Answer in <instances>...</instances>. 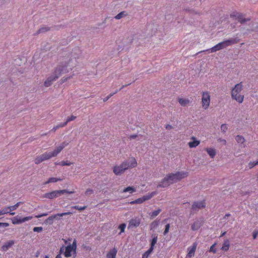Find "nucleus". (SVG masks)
<instances>
[{
	"mask_svg": "<svg viewBox=\"0 0 258 258\" xmlns=\"http://www.w3.org/2000/svg\"><path fill=\"white\" fill-rule=\"evenodd\" d=\"M77 64L76 57H74L72 53L71 57L68 56L63 58L60 64L55 68L52 74L44 82V85L46 87L51 86L53 81L56 80L61 75L72 70L77 66Z\"/></svg>",
	"mask_w": 258,
	"mask_h": 258,
	"instance_id": "nucleus-1",
	"label": "nucleus"
},
{
	"mask_svg": "<svg viewBox=\"0 0 258 258\" xmlns=\"http://www.w3.org/2000/svg\"><path fill=\"white\" fill-rule=\"evenodd\" d=\"M188 172L185 171H178L175 173H171L165 177L157 185V187H165L170 184L175 183L181 179L187 177Z\"/></svg>",
	"mask_w": 258,
	"mask_h": 258,
	"instance_id": "nucleus-2",
	"label": "nucleus"
},
{
	"mask_svg": "<svg viewBox=\"0 0 258 258\" xmlns=\"http://www.w3.org/2000/svg\"><path fill=\"white\" fill-rule=\"evenodd\" d=\"M138 165L136 159L134 157L129 159V161H123L120 165L114 166L113 172L116 175L122 174L128 168L136 167Z\"/></svg>",
	"mask_w": 258,
	"mask_h": 258,
	"instance_id": "nucleus-3",
	"label": "nucleus"
},
{
	"mask_svg": "<svg viewBox=\"0 0 258 258\" xmlns=\"http://www.w3.org/2000/svg\"><path fill=\"white\" fill-rule=\"evenodd\" d=\"M77 240L74 239L72 244H70L67 246H62L60 248V253L63 252V254L66 257H71L73 254H76L77 250Z\"/></svg>",
	"mask_w": 258,
	"mask_h": 258,
	"instance_id": "nucleus-4",
	"label": "nucleus"
},
{
	"mask_svg": "<svg viewBox=\"0 0 258 258\" xmlns=\"http://www.w3.org/2000/svg\"><path fill=\"white\" fill-rule=\"evenodd\" d=\"M243 85L242 83L236 84L231 90L232 99L235 100L239 103H241L244 99V95L241 94Z\"/></svg>",
	"mask_w": 258,
	"mask_h": 258,
	"instance_id": "nucleus-5",
	"label": "nucleus"
},
{
	"mask_svg": "<svg viewBox=\"0 0 258 258\" xmlns=\"http://www.w3.org/2000/svg\"><path fill=\"white\" fill-rule=\"evenodd\" d=\"M238 42L236 38H231L221 42L210 49L211 52H215L217 51L222 49L227 46H230L232 44H236Z\"/></svg>",
	"mask_w": 258,
	"mask_h": 258,
	"instance_id": "nucleus-6",
	"label": "nucleus"
},
{
	"mask_svg": "<svg viewBox=\"0 0 258 258\" xmlns=\"http://www.w3.org/2000/svg\"><path fill=\"white\" fill-rule=\"evenodd\" d=\"M211 102L210 93L209 91H203L202 93L201 104L203 109H207Z\"/></svg>",
	"mask_w": 258,
	"mask_h": 258,
	"instance_id": "nucleus-7",
	"label": "nucleus"
},
{
	"mask_svg": "<svg viewBox=\"0 0 258 258\" xmlns=\"http://www.w3.org/2000/svg\"><path fill=\"white\" fill-rule=\"evenodd\" d=\"M72 194L74 193V191H68L67 189L53 190L51 192L45 194L44 197L49 199H52L60 196L64 194Z\"/></svg>",
	"mask_w": 258,
	"mask_h": 258,
	"instance_id": "nucleus-8",
	"label": "nucleus"
},
{
	"mask_svg": "<svg viewBox=\"0 0 258 258\" xmlns=\"http://www.w3.org/2000/svg\"><path fill=\"white\" fill-rule=\"evenodd\" d=\"M156 194L157 192L156 191L152 192L148 195L144 196L141 198H138L134 201H131L130 202V204L131 205L142 204L144 202L151 199L153 196L156 195Z\"/></svg>",
	"mask_w": 258,
	"mask_h": 258,
	"instance_id": "nucleus-9",
	"label": "nucleus"
},
{
	"mask_svg": "<svg viewBox=\"0 0 258 258\" xmlns=\"http://www.w3.org/2000/svg\"><path fill=\"white\" fill-rule=\"evenodd\" d=\"M51 158L52 157L51 155H50L49 152H45L44 153L37 156L34 159V162L36 164H39L42 162L48 160Z\"/></svg>",
	"mask_w": 258,
	"mask_h": 258,
	"instance_id": "nucleus-10",
	"label": "nucleus"
},
{
	"mask_svg": "<svg viewBox=\"0 0 258 258\" xmlns=\"http://www.w3.org/2000/svg\"><path fill=\"white\" fill-rule=\"evenodd\" d=\"M32 216H27L23 218H21V217H19L18 216H16L11 219L12 222L13 224L16 225V224H19L22 223H24L26 221H29L32 219Z\"/></svg>",
	"mask_w": 258,
	"mask_h": 258,
	"instance_id": "nucleus-11",
	"label": "nucleus"
},
{
	"mask_svg": "<svg viewBox=\"0 0 258 258\" xmlns=\"http://www.w3.org/2000/svg\"><path fill=\"white\" fill-rule=\"evenodd\" d=\"M69 143L64 142L62 143L59 146H58L55 150L53 151L49 152L50 155H51L52 158L56 157L60 152L63 150L64 148L68 145Z\"/></svg>",
	"mask_w": 258,
	"mask_h": 258,
	"instance_id": "nucleus-12",
	"label": "nucleus"
},
{
	"mask_svg": "<svg viewBox=\"0 0 258 258\" xmlns=\"http://www.w3.org/2000/svg\"><path fill=\"white\" fill-rule=\"evenodd\" d=\"M141 224V219L136 217L131 219L128 222V228L138 227Z\"/></svg>",
	"mask_w": 258,
	"mask_h": 258,
	"instance_id": "nucleus-13",
	"label": "nucleus"
},
{
	"mask_svg": "<svg viewBox=\"0 0 258 258\" xmlns=\"http://www.w3.org/2000/svg\"><path fill=\"white\" fill-rule=\"evenodd\" d=\"M206 207L205 200L202 201L195 202L191 207V209L193 211H198L200 209L204 208Z\"/></svg>",
	"mask_w": 258,
	"mask_h": 258,
	"instance_id": "nucleus-14",
	"label": "nucleus"
},
{
	"mask_svg": "<svg viewBox=\"0 0 258 258\" xmlns=\"http://www.w3.org/2000/svg\"><path fill=\"white\" fill-rule=\"evenodd\" d=\"M198 244L197 242H194L191 246L187 248V254H186L187 258H191L195 255L196 250L197 249Z\"/></svg>",
	"mask_w": 258,
	"mask_h": 258,
	"instance_id": "nucleus-15",
	"label": "nucleus"
},
{
	"mask_svg": "<svg viewBox=\"0 0 258 258\" xmlns=\"http://www.w3.org/2000/svg\"><path fill=\"white\" fill-rule=\"evenodd\" d=\"M230 17L235 20H238L241 23H243L246 21V20L243 18L242 14L237 12H232L230 14Z\"/></svg>",
	"mask_w": 258,
	"mask_h": 258,
	"instance_id": "nucleus-16",
	"label": "nucleus"
},
{
	"mask_svg": "<svg viewBox=\"0 0 258 258\" xmlns=\"http://www.w3.org/2000/svg\"><path fill=\"white\" fill-rule=\"evenodd\" d=\"M204 220L203 219L195 221L191 226V229L193 231L198 230L203 224Z\"/></svg>",
	"mask_w": 258,
	"mask_h": 258,
	"instance_id": "nucleus-17",
	"label": "nucleus"
},
{
	"mask_svg": "<svg viewBox=\"0 0 258 258\" xmlns=\"http://www.w3.org/2000/svg\"><path fill=\"white\" fill-rule=\"evenodd\" d=\"M191 140L192 141L189 142L188 143V145L190 148H196L200 144V141L198 140L195 137H191Z\"/></svg>",
	"mask_w": 258,
	"mask_h": 258,
	"instance_id": "nucleus-18",
	"label": "nucleus"
},
{
	"mask_svg": "<svg viewBox=\"0 0 258 258\" xmlns=\"http://www.w3.org/2000/svg\"><path fill=\"white\" fill-rule=\"evenodd\" d=\"M117 250L116 248L110 249L106 254L107 258H116Z\"/></svg>",
	"mask_w": 258,
	"mask_h": 258,
	"instance_id": "nucleus-19",
	"label": "nucleus"
},
{
	"mask_svg": "<svg viewBox=\"0 0 258 258\" xmlns=\"http://www.w3.org/2000/svg\"><path fill=\"white\" fill-rule=\"evenodd\" d=\"M72 214L71 212H64L62 213H58L55 215H51L53 220L54 219H59L61 217L65 215H69Z\"/></svg>",
	"mask_w": 258,
	"mask_h": 258,
	"instance_id": "nucleus-20",
	"label": "nucleus"
},
{
	"mask_svg": "<svg viewBox=\"0 0 258 258\" xmlns=\"http://www.w3.org/2000/svg\"><path fill=\"white\" fill-rule=\"evenodd\" d=\"M178 102L182 106H187L190 102V101L187 98H179L178 99Z\"/></svg>",
	"mask_w": 258,
	"mask_h": 258,
	"instance_id": "nucleus-21",
	"label": "nucleus"
},
{
	"mask_svg": "<svg viewBox=\"0 0 258 258\" xmlns=\"http://www.w3.org/2000/svg\"><path fill=\"white\" fill-rule=\"evenodd\" d=\"M14 244V241L13 240L9 241L5 243L2 247V249L3 251H7L11 246Z\"/></svg>",
	"mask_w": 258,
	"mask_h": 258,
	"instance_id": "nucleus-22",
	"label": "nucleus"
},
{
	"mask_svg": "<svg viewBox=\"0 0 258 258\" xmlns=\"http://www.w3.org/2000/svg\"><path fill=\"white\" fill-rule=\"evenodd\" d=\"M10 213L11 215H15L14 212H11L10 211L9 207H5L3 209L0 210V216L6 214Z\"/></svg>",
	"mask_w": 258,
	"mask_h": 258,
	"instance_id": "nucleus-23",
	"label": "nucleus"
},
{
	"mask_svg": "<svg viewBox=\"0 0 258 258\" xmlns=\"http://www.w3.org/2000/svg\"><path fill=\"white\" fill-rule=\"evenodd\" d=\"M205 150L207 152L209 156L212 158H214L216 155V151L214 149L212 148H207Z\"/></svg>",
	"mask_w": 258,
	"mask_h": 258,
	"instance_id": "nucleus-24",
	"label": "nucleus"
},
{
	"mask_svg": "<svg viewBox=\"0 0 258 258\" xmlns=\"http://www.w3.org/2000/svg\"><path fill=\"white\" fill-rule=\"evenodd\" d=\"M152 239L151 242L150 248H152V249H154V246L157 243L158 238H157V236L155 234H153L152 235Z\"/></svg>",
	"mask_w": 258,
	"mask_h": 258,
	"instance_id": "nucleus-25",
	"label": "nucleus"
},
{
	"mask_svg": "<svg viewBox=\"0 0 258 258\" xmlns=\"http://www.w3.org/2000/svg\"><path fill=\"white\" fill-rule=\"evenodd\" d=\"M61 180H62V179H61L60 178L50 177L48 179V180L47 181H46L44 183V184L46 185L49 183L56 182H57L58 181H60Z\"/></svg>",
	"mask_w": 258,
	"mask_h": 258,
	"instance_id": "nucleus-26",
	"label": "nucleus"
},
{
	"mask_svg": "<svg viewBox=\"0 0 258 258\" xmlns=\"http://www.w3.org/2000/svg\"><path fill=\"white\" fill-rule=\"evenodd\" d=\"M136 191V189L133 186H128L125 188L122 191V192H128L130 194H133Z\"/></svg>",
	"mask_w": 258,
	"mask_h": 258,
	"instance_id": "nucleus-27",
	"label": "nucleus"
},
{
	"mask_svg": "<svg viewBox=\"0 0 258 258\" xmlns=\"http://www.w3.org/2000/svg\"><path fill=\"white\" fill-rule=\"evenodd\" d=\"M161 210L160 209H158L157 210L153 211L152 213L149 214L151 219H153L156 217L161 212Z\"/></svg>",
	"mask_w": 258,
	"mask_h": 258,
	"instance_id": "nucleus-28",
	"label": "nucleus"
},
{
	"mask_svg": "<svg viewBox=\"0 0 258 258\" xmlns=\"http://www.w3.org/2000/svg\"><path fill=\"white\" fill-rule=\"evenodd\" d=\"M229 242L228 240H226L224 241V243L223 244V246L222 247V249L224 251H227L229 249Z\"/></svg>",
	"mask_w": 258,
	"mask_h": 258,
	"instance_id": "nucleus-29",
	"label": "nucleus"
},
{
	"mask_svg": "<svg viewBox=\"0 0 258 258\" xmlns=\"http://www.w3.org/2000/svg\"><path fill=\"white\" fill-rule=\"evenodd\" d=\"M153 249L152 248H149V249L145 252L142 256V258H148L150 254L152 252Z\"/></svg>",
	"mask_w": 258,
	"mask_h": 258,
	"instance_id": "nucleus-30",
	"label": "nucleus"
},
{
	"mask_svg": "<svg viewBox=\"0 0 258 258\" xmlns=\"http://www.w3.org/2000/svg\"><path fill=\"white\" fill-rule=\"evenodd\" d=\"M22 203H23V202H19L13 206H9L10 211H11H11L16 210L18 208V207Z\"/></svg>",
	"mask_w": 258,
	"mask_h": 258,
	"instance_id": "nucleus-31",
	"label": "nucleus"
},
{
	"mask_svg": "<svg viewBox=\"0 0 258 258\" xmlns=\"http://www.w3.org/2000/svg\"><path fill=\"white\" fill-rule=\"evenodd\" d=\"M159 225V222L157 221H154L150 225V230H153L156 229Z\"/></svg>",
	"mask_w": 258,
	"mask_h": 258,
	"instance_id": "nucleus-32",
	"label": "nucleus"
},
{
	"mask_svg": "<svg viewBox=\"0 0 258 258\" xmlns=\"http://www.w3.org/2000/svg\"><path fill=\"white\" fill-rule=\"evenodd\" d=\"M235 139L238 143L242 144L245 142L244 138L241 136H237L235 138Z\"/></svg>",
	"mask_w": 258,
	"mask_h": 258,
	"instance_id": "nucleus-33",
	"label": "nucleus"
},
{
	"mask_svg": "<svg viewBox=\"0 0 258 258\" xmlns=\"http://www.w3.org/2000/svg\"><path fill=\"white\" fill-rule=\"evenodd\" d=\"M50 30V28L48 27H43L40 28L37 32V34L44 33L47 32Z\"/></svg>",
	"mask_w": 258,
	"mask_h": 258,
	"instance_id": "nucleus-34",
	"label": "nucleus"
},
{
	"mask_svg": "<svg viewBox=\"0 0 258 258\" xmlns=\"http://www.w3.org/2000/svg\"><path fill=\"white\" fill-rule=\"evenodd\" d=\"M72 164H73V163H72L69 161H62L59 162V165H60L61 166H70Z\"/></svg>",
	"mask_w": 258,
	"mask_h": 258,
	"instance_id": "nucleus-35",
	"label": "nucleus"
},
{
	"mask_svg": "<svg viewBox=\"0 0 258 258\" xmlns=\"http://www.w3.org/2000/svg\"><path fill=\"white\" fill-rule=\"evenodd\" d=\"M66 125V123H61V124H59L58 125H57L56 126H54L53 128L51 130V131H52V132H55L57 129H58L60 127H64Z\"/></svg>",
	"mask_w": 258,
	"mask_h": 258,
	"instance_id": "nucleus-36",
	"label": "nucleus"
},
{
	"mask_svg": "<svg viewBox=\"0 0 258 258\" xmlns=\"http://www.w3.org/2000/svg\"><path fill=\"white\" fill-rule=\"evenodd\" d=\"M125 16H126V15L125 14V12L122 11V12L119 13V14H118L115 17V18L117 20H119Z\"/></svg>",
	"mask_w": 258,
	"mask_h": 258,
	"instance_id": "nucleus-37",
	"label": "nucleus"
},
{
	"mask_svg": "<svg viewBox=\"0 0 258 258\" xmlns=\"http://www.w3.org/2000/svg\"><path fill=\"white\" fill-rule=\"evenodd\" d=\"M76 118V116L72 115L67 118L66 121L64 123H66L67 125L68 122L74 120Z\"/></svg>",
	"mask_w": 258,
	"mask_h": 258,
	"instance_id": "nucleus-38",
	"label": "nucleus"
},
{
	"mask_svg": "<svg viewBox=\"0 0 258 258\" xmlns=\"http://www.w3.org/2000/svg\"><path fill=\"white\" fill-rule=\"evenodd\" d=\"M87 208L86 206H83V207H79V206H74L71 207L72 209H74L76 210H78L79 211H82L85 209H86Z\"/></svg>",
	"mask_w": 258,
	"mask_h": 258,
	"instance_id": "nucleus-39",
	"label": "nucleus"
},
{
	"mask_svg": "<svg viewBox=\"0 0 258 258\" xmlns=\"http://www.w3.org/2000/svg\"><path fill=\"white\" fill-rule=\"evenodd\" d=\"M53 219L51 216H49L45 221V224H52L53 223Z\"/></svg>",
	"mask_w": 258,
	"mask_h": 258,
	"instance_id": "nucleus-40",
	"label": "nucleus"
},
{
	"mask_svg": "<svg viewBox=\"0 0 258 258\" xmlns=\"http://www.w3.org/2000/svg\"><path fill=\"white\" fill-rule=\"evenodd\" d=\"M125 227H126V224L125 223L121 224L119 226L118 228L120 230V232L119 234H120L121 233H122L124 231Z\"/></svg>",
	"mask_w": 258,
	"mask_h": 258,
	"instance_id": "nucleus-41",
	"label": "nucleus"
},
{
	"mask_svg": "<svg viewBox=\"0 0 258 258\" xmlns=\"http://www.w3.org/2000/svg\"><path fill=\"white\" fill-rule=\"evenodd\" d=\"M130 84H127V85H123L118 90H117L116 91H115L114 93H110L108 96H109V97H112L113 95L115 94L118 91L121 90L122 89H123V88L127 86L128 85H129Z\"/></svg>",
	"mask_w": 258,
	"mask_h": 258,
	"instance_id": "nucleus-42",
	"label": "nucleus"
},
{
	"mask_svg": "<svg viewBox=\"0 0 258 258\" xmlns=\"http://www.w3.org/2000/svg\"><path fill=\"white\" fill-rule=\"evenodd\" d=\"M170 224H167L165 226V230H164V235H166L168 232H169V228H170Z\"/></svg>",
	"mask_w": 258,
	"mask_h": 258,
	"instance_id": "nucleus-43",
	"label": "nucleus"
},
{
	"mask_svg": "<svg viewBox=\"0 0 258 258\" xmlns=\"http://www.w3.org/2000/svg\"><path fill=\"white\" fill-rule=\"evenodd\" d=\"M93 190L91 188H88L86 189V191H85V195L86 196H89V195H91L92 194H93Z\"/></svg>",
	"mask_w": 258,
	"mask_h": 258,
	"instance_id": "nucleus-44",
	"label": "nucleus"
},
{
	"mask_svg": "<svg viewBox=\"0 0 258 258\" xmlns=\"http://www.w3.org/2000/svg\"><path fill=\"white\" fill-rule=\"evenodd\" d=\"M216 243H215L213 244L210 248L209 251L212 252L214 253H215L216 252V249L214 248L215 246L216 245Z\"/></svg>",
	"mask_w": 258,
	"mask_h": 258,
	"instance_id": "nucleus-45",
	"label": "nucleus"
},
{
	"mask_svg": "<svg viewBox=\"0 0 258 258\" xmlns=\"http://www.w3.org/2000/svg\"><path fill=\"white\" fill-rule=\"evenodd\" d=\"M33 230L34 232H40L42 231L43 228L42 227H35Z\"/></svg>",
	"mask_w": 258,
	"mask_h": 258,
	"instance_id": "nucleus-46",
	"label": "nucleus"
},
{
	"mask_svg": "<svg viewBox=\"0 0 258 258\" xmlns=\"http://www.w3.org/2000/svg\"><path fill=\"white\" fill-rule=\"evenodd\" d=\"M221 129L222 132L225 133L228 129L227 125L225 124H222L221 126Z\"/></svg>",
	"mask_w": 258,
	"mask_h": 258,
	"instance_id": "nucleus-47",
	"label": "nucleus"
},
{
	"mask_svg": "<svg viewBox=\"0 0 258 258\" xmlns=\"http://www.w3.org/2000/svg\"><path fill=\"white\" fill-rule=\"evenodd\" d=\"M73 76H70L68 77H67V78H64V77H63L61 79V83H63L64 82H65L66 81H67L68 79H70L71 78H72Z\"/></svg>",
	"mask_w": 258,
	"mask_h": 258,
	"instance_id": "nucleus-48",
	"label": "nucleus"
},
{
	"mask_svg": "<svg viewBox=\"0 0 258 258\" xmlns=\"http://www.w3.org/2000/svg\"><path fill=\"white\" fill-rule=\"evenodd\" d=\"M255 162H250L248 164V166L249 168H253L254 166L256 165V164H255Z\"/></svg>",
	"mask_w": 258,
	"mask_h": 258,
	"instance_id": "nucleus-49",
	"label": "nucleus"
},
{
	"mask_svg": "<svg viewBox=\"0 0 258 258\" xmlns=\"http://www.w3.org/2000/svg\"><path fill=\"white\" fill-rule=\"evenodd\" d=\"M47 215H48L47 213H43V214H40V215H36L35 216V217H36L37 218H41V217H43V216H46Z\"/></svg>",
	"mask_w": 258,
	"mask_h": 258,
	"instance_id": "nucleus-50",
	"label": "nucleus"
},
{
	"mask_svg": "<svg viewBox=\"0 0 258 258\" xmlns=\"http://www.w3.org/2000/svg\"><path fill=\"white\" fill-rule=\"evenodd\" d=\"M9 226V224L8 223H0V226L7 227H8Z\"/></svg>",
	"mask_w": 258,
	"mask_h": 258,
	"instance_id": "nucleus-51",
	"label": "nucleus"
},
{
	"mask_svg": "<svg viewBox=\"0 0 258 258\" xmlns=\"http://www.w3.org/2000/svg\"><path fill=\"white\" fill-rule=\"evenodd\" d=\"M165 128H166L167 130H170V129L172 128V125H170V124H167V125H166V126H165Z\"/></svg>",
	"mask_w": 258,
	"mask_h": 258,
	"instance_id": "nucleus-52",
	"label": "nucleus"
},
{
	"mask_svg": "<svg viewBox=\"0 0 258 258\" xmlns=\"http://www.w3.org/2000/svg\"><path fill=\"white\" fill-rule=\"evenodd\" d=\"M257 234H258V233L256 232H254L253 233V237L254 239L256 238V236L257 235Z\"/></svg>",
	"mask_w": 258,
	"mask_h": 258,
	"instance_id": "nucleus-53",
	"label": "nucleus"
},
{
	"mask_svg": "<svg viewBox=\"0 0 258 258\" xmlns=\"http://www.w3.org/2000/svg\"><path fill=\"white\" fill-rule=\"evenodd\" d=\"M110 97H109V96L108 95L107 97H106L105 98H104L103 99V101L104 102H106L107 101Z\"/></svg>",
	"mask_w": 258,
	"mask_h": 258,
	"instance_id": "nucleus-54",
	"label": "nucleus"
},
{
	"mask_svg": "<svg viewBox=\"0 0 258 258\" xmlns=\"http://www.w3.org/2000/svg\"><path fill=\"white\" fill-rule=\"evenodd\" d=\"M137 137V135H133L130 136V139H135Z\"/></svg>",
	"mask_w": 258,
	"mask_h": 258,
	"instance_id": "nucleus-55",
	"label": "nucleus"
},
{
	"mask_svg": "<svg viewBox=\"0 0 258 258\" xmlns=\"http://www.w3.org/2000/svg\"><path fill=\"white\" fill-rule=\"evenodd\" d=\"M230 214H226L224 217H223V219H225L227 217H230Z\"/></svg>",
	"mask_w": 258,
	"mask_h": 258,
	"instance_id": "nucleus-56",
	"label": "nucleus"
},
{
	"mask_svg": "<svg viewBox=\"0 0 258 258\" xmlns=\"http://www.w3.org/2000/svg\"><path fill=\"white\" fill-rule=\"evenodd\" d=\"M61 253L60 252L59 254H58L55 258H61Z\"/></svg>",
	"mask_w": 258,
	"mask_h": 258,
	"instance_id": "nucleus-57",
	"label": "nucleus"
},
{
	"mask_svg": "<svg viewBox=\"0 0 258 258\" xmlns=\"http://www.w3.org/2000/svg\"><path fill=\"white\" fill-rule=\"evenodd\" d=\"M68 241H71V238H69L68 240L64 239V241L66 244H67Z\"/></svg>",
	"mask_w": 258,
	"mask_h": 258,
	"instance_id": "nucleus-58",
	"label": "nucleus"
},
{
	"mask_svg": "<svg viewBox=\"0 0 258 258\" xmlns=\"http://www.w3.org/2000/svg\"><path fill=\"white\" fill-rule=\"evenodd\" d=\"M226 233V232L225 231L223 232V233H222L221 235H220V237H223V236H224L225 235Z\"/></svg>",
	"mask_w": 258,
	"mask_h": 258,
	"instance_id": "nucleus-59",
	"label": "nucleus"
},
{
	"mask_svg": "<svg viewBox=\"0 0 258 258\" xmlns=\"http://www.w3.org/2000/svg\"><path fill=\"white\" fill-rule=\"evenodd\" d=\"M255 164L258 165V160L255 162Z\"/></svg>",
	"mask_w": 258,
	"mask_h": 258,
	"instance_id": "nucleus-60",
	"label": "nucleus"
},
{
	"mask_svg": "<svg viewBox=\"0 0 258 258\" xmlns=\"http://www.w3.org/2000/svg\"><path fill=\"white\" fill-rule=\"evenodd\" d=\"M45 258H49V256L48 255H45Z\"/></svg>",
	"mask_w": 258,
	"mask_h": 258,
	"instance_id": "nucleus-61",
	"label": "nucleus"
},
{
	"mask_svg": "<svg viewBox=\"0 0 258 258\" xmlns=\"http://www.w3.org/2000/svg\"><path fill=\"white\" fill-rule=\"evenodd\" d=\"M55 165H59V163H55Z\"/></svg>",
	"mask_w": 258,
	"mask_h": 258,
	"instance_id": "nucleus-62",
	"label": "nucleus"
},
{
	"mask_svg": "<svg viewBox=\"0 0 258 258\" xmlns=\"http://www.w3.org/2000/svg\"><path fill=\"white\" fill-rule=\"evenodd\" d=\"M77 51H78L79 52H80V50L79 49H77Z\"/></svg>",
	"mask_w": 258,
	"mask_h": 258,
	"instance_id": "nucleus-63",
	"label": "nucleus"
},
{
	"mask_svg": "<svg viewBox=\"0 0 258 258\" xmlns=\"http://www.w3.org/2000/svg\"><path fill=\"white\" fill-rule=\"evenodd\" d=\"M224 143L225 144L226 143V141L224 140Z\"/></svg>",
	"mask_w": 258,
	"mask_h": 258,
	"instance_id": "nucleus-64",
	"label": "nucleus"
}]
</instances>
